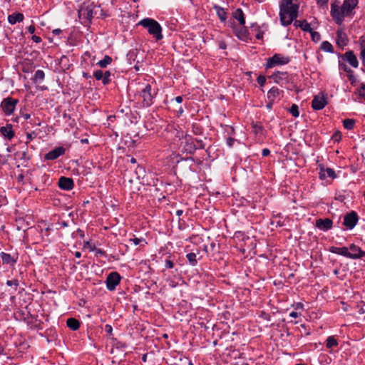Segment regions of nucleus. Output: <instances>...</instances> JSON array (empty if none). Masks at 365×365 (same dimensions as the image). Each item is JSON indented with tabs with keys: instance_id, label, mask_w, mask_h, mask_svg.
<instances>
[{
	"instance_id": "1",
	"label": "nucleus",
	"mask_w": 365,
	"mask_h": 365,
	"mask_svg": "<svg viewBox=\"0 0 365 365\" xmlns=\"http://www.w3.org/2000/svg\"><path fill=\"white\" fill-rule=\"evenodd\" d=\"M298 6L292 0H283L280 5V21L284 26L289 25L297 16Z\"/></svg>"
},
{
	"instance_id": "2",
	"label": "nucleus",
	"mask_w": 365,
	"mask_h": 365,
	"mask_svg": "<svg viewBox=\"0 0 365 365\" xmlns=\"http://www.w3.org/2000/svg\"><path fill=\"white\" fill-rule=\"evenodd\" d=\"M98 11L103 18L108 16L100 6H96L93 3L83 4L78 10V16L81 19L84 20L85 23L90 24L93 15H96Z\"/></svg>"
},
{
	"instance_id": "3",
	"label": "nucleus",
	"mask_w": 365,
	"mask_h": 365,
	"mask_svg": "<svg viewBox=\"0 0 365 365\" xmlns=\"http://www.w3.org/2000/svg\"><path fill=\"white\" fill-rule=\"evenodd\" d=\"M138 24L146 29L148 34L153 36L156 41H159L163 38L162 27L155 19L145 18L140 20Z\"/></svg>"
},
{
	"instance_id": "4",
	"label": "nucleus",
	"mask_w": 365,
	"mask_h": 365,
	"mask_svg": "<svg viewBox=\"0 0 365 365\" xmlns=\"http://www.w3.org/2000/svg\"><path fill=\"white\" fill-rule=\"evenodd\" d=\"M157 88H152L151 85L146 84L140 91V97L143 106L149 107L154 103V98L157 95Z\"/></svg>"
},
{
	"instance_id": "5",
	"label": "nucleus",
	"mask_w": 365,
	"mask_h": 365,
	"mask_svg": "<svg viewBox=\"0 0 365 365\" xmlns=\"http://www.w3.org/2000/svg\"><path fill=\"white\" fill-rule=\"evenodd\" d=\"M128 58L130 61L140 63L144 61L145 58V51L141 47H135L129 51L127 54Z\"/></svg>"
},
{
	"instance_id": "6",
	"label": "nucleus",
	"mask_w": 365,
	"mask_h": 365,
	"mask_svg": "<svg viewBox=\"0 0 365 365\" xmlns=\"http://www.w3.org/2000/svg\"><path fill=\"white\" fill-rule=\"evenodd\" d=\"M290 61V58L288 56H284L281 54H274L272 57L267 58L266 68H273L277 65H285Z\"/></svg>"
},
{
	"instance_id": "7",
	"label": "nucleus",
	"mask_w": 365,
	"mask_h": 365,
	"mask_svg": "<svg viewBox=\"0 0 365 365\" xmlns=\"http://www.w3.org/2000/svg\"><path fill=\"white\" fill-rule=\"evenodd\" d=\"M19 101L12 98H4L1 103V108L6 115H10L15 110Z\"/></svg>"
},
{
	"instance_id": "8",
	"label": "nucleus",
	"mask_w": 365,
	"mask_h": 365,
	"mask_svg": "<svg viewBox=\"0 0 365 365\" xmlns=\"http://www.w3.org/2000/svg\"><path fill=\"white\" fill-rule=\"evenodd\" d=\"M331 16L335 22L340 25L342 24L344 17L346 16L341 6H339L335 4L331 5Z\"/></svg>"
},
{
	"instance_id": "9",
	"label": "nucleus",
	"mask_w": 365,
	"mask_h": 365,
	"mask_svg": "<svg viewBox=\"0 0 365 365\" xmlns=\"http://www.w3.org/2000/svg\"><path fill=\"white\" fill-rule=\"evenodd\" d=\"M121 279L120 275L117 272H113L110 273L106 281V288L109 291H113L115 289L116 286L119 284Z\"/></svg>"
},
{
	"instance_id": "10",
	"label": "nucleus",
	"mask_w": 365,
	"mask_h": 365,
	"mask_svg": "<svg viewBox=\"0 0 365 365\" xmlns=\"http://www.w3.org/2000/svg\"><path fill=\"white\" fill-rule=\"evenodd\" d=\"M359 221V217L355 211L347 213L344 217L343 225L348 229L352 230L356 225Z\"/></svg>"
},
{
	"instance_id": "11",
	"label": "nucleus",
	"mask_w": 365,
	"mask_h": 365,
	"mask_svg": "<svg viewBox=\"0 0 365 365\" xmlns=\"http://www.w3.org/2000/svg\"><path fill=\"white\" fill-rule=\"evenodd\" d=\"M359 1L358 0H344L341 5L346 16H352L354 12V10L356 7Z\"/></svg>"
},
{
	"instance_id": "12",
	"label": "nucleus",
	"mask_w": 365,
	"mask_h": 365,
	"mask_svg": "<svg viewBox=\"0 0 365 365\" xmlns=\"http://www.w3.org/2000/svg\"><path fill=\"white\" fill-rule=\"evenodd\" d=\"M349 249L350 254L349 259H357L365 257V251L362 250L361 247L354 243L349 245Z\"/></svg>"
},
{
	"instance_id": "13",
	"label": "nucleus",
	"mask_w": 365,
	"mask_h": 365,
	"mask_svg": "<svg viewBox=\"0 0 365 365\" xmlns=\"http://www.w3.org/2000/svg\"><path fill=\"white\" fill-rule=\"evenodd\" d=\"M271 78L273 81L278 84H286L289 81V76L287 72L276 71L272 76Z\"/></svg>"
},
{
	"instance_id": "14",
	"label": "nucleus",
	"mask_w": 365,
	"mask_h": 365,
	"mask_svg": "<svg viewBox=\"0 0 365 365\" xmlns=\"http://www.w3.org/2000/svg\"><path fill=\"white\" fill-rule=\"evenodd\" d=\"M327 104V98L324 96H315L312 101V108L315 110H322Z\"/></svg>"
},
{
	"instance_id": "15",
	"label": "nucleus",
	"mask_w": 365,
	"mask_h": 365,
	"mask_svg": "<svg viewBox=\"0 0 365 365\" xmlns=\"http://www.w3.org/2000/svg\"><path fill=\"white\" fill-rule=\"evenodd\" d=\"M333 221L329 218L317 219L316 220V227L322 231H328L331 229Z\"/></svg>"
},
{
	"instance_id": "16",
	"label": "nucleus",
	"mask_w": 365,
	"mask_h": 365,
	"mask_svg": "<svg viewBox=\"0 0 365 365\" xmlns=\"http://www.w3.org/2000/svg\"><path fill=\"white\" fill-rule=\"evenodd\" d=\"M65 148L63 147H57L45 155V160H53L65 153Z\"/></svg>"
},
{
	"instance_id": "17",
	"label": "nucleus",
	"mask_w": 365,
	"mask_h": 365,
	"mask_svg": "<svg viewBox=\"0 0 365 365\" xmlns=\"http://www.w3.org/2000/svg\"><path fill=\"white\" fill-rule=\"evenodd\" d=\"M58 187L63 190H71L74 186L72 178L66 177H61L58 182Z\"/></svg>"
},
{
	"instance_id": "18",
	"label": "nucleus",
	"mask_w": 365,
	"mask_h": 365,
	"mask_svg": "<svg viewBox=\"0 0 365 365\" xmlns=\"http://www.w3.org/2000/svg\"><path fill=\"white\" fill-rule=\"evenodd\" d=\"M61 38L66 39L68 38V32L65 30L56 29L52 31V37H50L49 40L51 43H53L56 46H57L58 43L55 42V39Z\"/></svg>"
},
{
	"instance_id": "19",
	"label": "nucleus",
	"mask_w": 365,
	"mask_h": 365,
	"mask_svg": "<svg viewBox=\"0 0 365 365\" xmlns=\"http://www.w3.org/2000/svg\"><path fill=\"white\" fill-rule=\"evenodd\" d=\"M329 251L331 253L341 255L343 257L349 258V249L347 247H334L331 246L329 248Z\"/></svg>"
},
{
	"instance_id": "20",
	"label": "nucleus",
	"mask_w": 365,
	"mask_h": 365,
	"mask_svg": "<svg viewBox=\"0 0 365 365\" xmlns=\"http://www.w3.org/2000/svg\"><path fill=\"white\" fill-rule=\"evenodd\" d=\"M0 257L3 264L14 265L16 263L18 259L17 255H11L10 254L1 252L0 253Z\"/></svg>"
},
{
	"instance_id": "21",
	"label": "nucleus",
	"mask_w": 365,
	"mask_h": 365,
	"mask_svg": "<svg viewBox=\"0 0 365 365\" xmlns=\"http://www.w3.org/2000/svg\"><path fill=\"white\" fill-rule=\"evenodd\" d=\"M1 134L8 140H11L14 137L15 133L12 128V125L6 124V126H2L0 128Z\"/></svg>"
},
{
	"instance_id": "22",
	"label": "nucleus",
	"mask_w": 365,
	"mask_h": 365,
	"mask_svg": "<svg viewBox=\"0 0 365 365\" xmlns=\"http://www.w3.org/2000/svg\"><path fill=\"white\" fill-rule=\"evenodd\" d=\"M336 46H346L348 43L346 34L341 29L338 30L336 32Z\"/></svg>"
},
{
	"instance_id": "23",
	"label": "nucleus",
	"mask_w": 365,
	"mask_h": 365,
	"mask_svg": "<svg viewBox=\"0 0 365 365\" xmlns=\"http://www.w3.org/2000/svg\"><path fill=\"white\" fill-rule=\"evenodd\" d=\"M345 58L346 61L354 68H357L359 63L356 56L352 51H347L345 53Z\"/></svg>"
},
{
	"instance_id": "24",
	"label": "nucleus",
	"mask_w": 365,
	"mask_h": 365,
	"mask_svg": "<svg viewBox=\"0 0 365 365\" xmlns=\"http://www.w3.org/2000/svg\"><path fill=\"white\" fill-rule=\"evenodd\" d=\"M24 16L21 13H14L12 14L9 15L8 21L11 24H15L17 22L23 21Z\"/></svg>"
},
{
	"instance_id": "25",
	"label": "nucleus",
	"mask_w": 365,
	"mask_h": 365,
	"mask_svg": "<svg viewBox=\"0 0 365 365\" xmlns=\"http://www.w3.org/2000/svg\"><path fill=\"white\" fill-rule=\"evenodd\" d=\"M232 16L239 21V24L242 26L245 24V19L244 13L241 9H237L232 13Z\"/></svg>"
},
{
	"instance_id": "26",
	"label": "nucleus",
	"mask_w": 365,
	"mask_h": 365,
	"mask_svg": "<svg viewBox=\"0 0 365 365\" xmlns=\"http://www.w3.org/2000/svg\"><path fill=\"white\" fill-rule=\"evenodd\" d=\"M280 91L277 87H272L269 89L267 93V98L270 101H274V100L279 96Z\"/></svg>"
},
{
	"instance_id": "27",
	"label": "nucleus",
	"mask_w": 365,
	"mask_h": 365,
	"mask_svg": "<svg viewBox=\"0 0 365 365\" xmlns=\"http://www.w3.org/2000/svg\"><path fill=\"white\" fill-rule=\"evenodd\" d=\"M67 327H69L71 330L76 331L78 330L80 327V322L75 318H69L66 321Z\"/></svg>"
},
{
	"instance_id": "28",
	"label": "nucleus",
	"mask_w": 365,
	"mask_h": 365,
	"mask_svg": "<svg viewBox=\"0 0 365 365\" xmlns=\"http://www.w3.org/2000/svg\"><path fill=\"white\" fill-rule=\"evenodd\" d=\"M197 145H193L192 143H187V150L190 151V153H192L195 151L197 149H204L205 148V143L201 140H196Z\"/></svg>"
},
{
	"instance_id": "29",
	"label": "nucleus",
	"mask_w": 365,
	"mask_h": 365,
	"mask_svg": "<svg viewBox=\"0 0 365 365\" xmlns=\"http://www.w3.org/2000/svg\"><path fill=\"white\" fill-rule=\"evenodd\" d=\"M294 25L300 27L303 31L310 32L312 29L307 21H295Z\"/></svg>"
},
{
	"instance_id": "30",
	"label": "nucleus",
	"mask_w": 365,
	"mask_h": 365,
	"mask_svg": "<svg viewBox=\"0 0 365 365\" xmlns=\"http://www.w3.org/2000/svg\"><path fill=\"white\" fill-rule=\"evenodd\" d=\"M214 9L216 11V13H217L219 19L222 21H225L227 19V14H226L225 9L223 8H222L221 6H217V5H215L214 6Z\"/></svg>"
},
{
	"instance_id": "31",
	"label": "nucleus",
	"mask_w": 365,
	"mask_h": 365,
	"mask_svg": "<svg viewBox=\"0 0 365 365\" xmlns=\"http://www.w3.org/2000/svg\"><path fill=\"white\" fill-rule=\"evenodd\" d=\"M112 58L109 56H105L104 58L102 60H100L97 62V65L100 66L101 68H106L108 65L110 64L112 62Z\"/></svg>"
},
{
	"instance_id": "32",
	"label": "nucleus",
	"mask_w": 365,
	"mask_h": 365,
	"mask_svg": "<svg viewBox=\"0 0 365 365\" xmlns=\"http://www.w3.org/2000/svg\"><path fill=\"white\" fill-rule=\"evenodd\" d=\"M45 78V73L42 70H37L32 78L34 83L41 82Z\"/></svg>"
},
{
	"instance_id": "33",
	"label": "nucleus",
	"mask_w": 365,
	"mask_h": 365,
	"mask_svg": "<svg viewBox=\"0 0 365 365\" xmlns=\"http://www.w3.org/2000/svg\"><path fill=\"white\" fill-rule=\"evenodd\" d=\"M186 258L187 259L190 265L195 266L197 264V260L196 259L195 253L190 252V253L187 254Z\"/></svg>"
},
{
	"instance_id": "34",
	"label": "nucleus",
	"mask_w": 365,
	"mask_h": 365,
	"mask_svg": "<svg viewBox=\"0 0 365 365\" xmlns=\"http://www.w3.org/2000/svg\"><path fill=\"white\" fill-rule=\"evenodd\" d=\"M326 346L327 348H332V347H334V346H336L338 345V341L337 340L334 338V336H329L327 339V341H326Z\"/></svg>"
},
{
	"instance_id": "35",
	"label": "nucleus",
	"mask_w": 365,
	"mask_h": 365,
	"mask_svg": "<svg viewBox=\"0 0 365 365\" xmlns=\"http://www.w3.org/2000/svg\"><path fill=\"white\" fill-rule=\"evenodd\" d=\"M355 125V120L354 119H345L343 121L344 127L347 130H352Z\"/></svg>"
},
{
	"instance_id": "36",
	"label": "nucleus",
	"mask_w": 365,
	"mask_h": 365,
	"mask_svg": "<svg viewBox=\"0 0 365 365\" xmlns=\"http://www.w3.org/2000/svg\"><path fill=\"white\" fill-rule=\"evenodd\" d=\"M103 76L102 78V83L105 86L109 84L111 81L110 72L109 71H106L105 72H103Z\"/></svg>"
},
{
	"instance_id": "37",
	"label": "nucleus",
	"mask_w": 365,
	"mask_h": 365,
	"mask_svg": "<svg viewBox=\"0 0 365 365\" xmlns=\"http://www.w3.org/2000/svg\"><path fill=\"white\" fill-rule=\"evenodd\" d=\"M38 133L36 131L26 132V141L25 142L28 145L31 140L37 137Z\"/></svg>"
},
{
	"instance_id": "38",
	"label": "nucleus",
	"mask_w": 365,
	"mask_h": 365,
	"mask_svg": "<svg viewBox=\"0 0 365 365\" xmlns=\"http://www.w3.org/2000/svg\"><path fill=\"white\" fill-rule=\"evenodd\" d=\"M289 113L295 118L299 115V107L296 104H292L289 108Z\"/></svg>"
},
{
	"instance_id": "39",
	"label": "nucleus",
	"mask_w": 365,
	"mask_h": 365,
	"mask_svg": "<svg viewBox=\"0 0 365 365\" xmlns=\"http://www.w3.org/2000/svg\"><path fill=\"white\" fill-rule=\"evenodd\" d=\"M309 33L312 41L314 43H318L320 40V34L317 31H314L313 30H312Z\"/></svg>"
},
{
	"instance_id": "40",
	"label": "nucleus",
	"mask_w": 365,
	"mask_h": 365,
	"mask_svg": "<svg viewBox=\"0 0 365 365\" xmlns=\"http://www.w3.org/2000/svg\"><path fill=\"white\" fill-rule=\"evenodd\" d=\"M6 285L9 286V287H12V286H14V289L15 290L16 289L17 287L19 286V280L16 279H11V280H7L6 281Z\"/></svg>"
},
{
	"instance_id": "41",
	"label": "nucleus",
	"mask_w": 365,
	"mask_h": 365,
	"mask_svg": "<svg viewBox=\"0 0 365 365\" xmlns=\"http://www.w3.org/2000/svg\"><path fill=\"white\" fill-rule=\"evenodd\" d=\"M324 171L326 172L327 176L331 178H335L336 177L335 171L332 168H327Z\"/></svg>"
},
{
	"instance_id": "42",
	"label": "nucleus",
	"mask_w": 365,
	"mask_h": 365,
	"mask_svg": "<svg viewBox=\"0 0 365 365\" xmlns=\"http://www.w3.org/2000/svg\"><path fill=\"white\" fill-rule=\"evenodd\" d=\"M103 71L97 70V71L93 72V76L95 77V78L96 80H98V81L101 80L102 81L103 76Z\"/></svg>"
},
{
	"instance_id": "43",
	"label": "nucleus",
	"mask_w": 365,
	"mask_h": 365,
	"mask_svg": "<svg viewBox=\"0 0 365 365\" xmlns=\"http://www.w3.org/2000/svg\"><path fill=\"white\" fill-rule=\"evenodd\" d=\"M192 131L195 135H200L202 133V128L197 124H192Z\"/></svg>"
},
{
	"instance_id": "44",
	"label": "nucleus",
	"mask_w": 365,
	"mask_h": 365,
	"mask_svg": "<svg viewBox=\"0 0 365 365\" xmlns=\"http://www.w3.org/2000/svg\"><path fill=\"white\" fill-rule=\"evenodd\" d=\"M339 68L341 69H343L345 72L349 73H354V71L349 68L346 64L344 63H339Z\"/></svg>"
},
{
	"instance_id": "45",
	"label": "nucleus",
	"mask_w": 365,
	"mask_h": 365,
	"mask_svg": "<svg viewBox=\"0 0 365 365\" xmlns=\"http://www.w3.org/2000/svg\"><path fill=\"white\" fill-rule=\"evenodd\" d=\"M68 61V58L65 56H61V58L59 60V63L61 64V65H63V66L66 69H68L69 68V65L66 66V61Z\"/></svg>"
},
{
	"instance_id": "46",
	"label": "nucleus",
	"mask_w": 365,
	"mask_h": 365,
	"mask_svg": "<svg viewBox=\"0 0 365 365\" xmlns=\"http://www.w3.org/2000/svg\"><path fill=\"white\" fill-rule=\"evenodd\" d=\"M257 81L261 86H263L266 83V78L264 76H259L257 77Z\"/></svg>"
},
{
	"instance_id": "47",
	"label": "nucleus",
	"mask_w": 365,
	"mask_h": 365,
	"mask_svg": "<svg viewBox=\"0 0 365 365\" xmlns=\"http://www.w3.org/2000/svg\"><path fill=\"white\" fill-rule=\"evenodd\" d=\"M165 267L167 269H172L174 267V263L172 260L167 259L165 261Z\"/></svg>"
},
{
	"instance_id": "48",
	"label": "nucleus",
	"mask_w": 365,
	"mask_h": 365,
	"mask_svg": "<svg viewBox=\"0 0 365 365\" xmlns=\"http://www.w3.org/2000/svg\"><path fill=\"white\" fill-rule=\"evenodd\" d=\"M359 94L361 98L365 99V84H362L359 89Z\"/></svg>"
},
{
	"instance_id": "49",
	"label": "nucleus",
	"mask_w": 365,
	"mask_h": 365,
	"mask_svg": "<svg viewBox=\"0 0 365 365\" xmlns=\"http://www.w3.org/2000/svg\"><path fill=\"white\" fill-rule=\"evenodd\" d=\"M235 142V139L231 137L227 138L226 143L229 148H232Z\"/></svg>"
},
{
	"instance_id": "50",
	"label": "nucleus",
	"mask_w": 365,
	"mask_h": 365,
	"mask_svg": "<svg viewBox=\"0 0 365 365\" xmlns=\"http://www.w3.org/2000/svg\"><path fill=\"white\" fill-rule=\"evenodd\" d=\"M329 0H316V2L318 6L320 7H324L327 5Z\"/></svg>"
},
{
	"instance_id": "51",
	"label": "nucleus",
	"mask_w": 365,
	"mask_h": 365,
	"mask_svg": "<svg viewBox=\"0 0 365 365\" xmlns=\"http://www.w3.org/2000/svg\"><path fill=\"white\" fill-rule=\"evenodd\" d=\"M332 139L334 141H339L341 140V133L339 131H336L332 135Z\"/></svg>"
},
{
	"instance_id": "52",
	"label": "nucleus",
	"mask_w": 365,
	"mask_h": 365,
	"mask_svg": "<svg viewBox=\"0 0 365 365\" xmlns=\"http://www.w3.org/2000/svg\"><path fill=\"white\" fill-rule=\"evenodd\" d=\"M130 241L132 242L135 245H138L140 243V242L145 241V240L143 238L140 239V238L135 237V238L130 239Z\"/></svg>"
},
{
	"instance_id": "53",
	"label": "nucleus",
	"mask_w": 365,
	"mask_h": 365,
	"mask_svg": "<svg viewBox=\"0 0 365 365\" xmlns=\"http://www.w3.org/2000/svg\"><path fill=\"white\" fill-rule=\"evenodd\" d=\"M182 96H177L175 98L170 100L171 102L175 101L178 103H181L182 102Z\"/></svg>"
},
{
	"instance_id": "54",
	"label": "nucleus",
	"mask_w": 365,
	"mask_h": 365,
	"mask_svg": "<svg viewBox=\"0 0 365 365\" xmlns=\"http://www.w3.org/2000/svg\"><path fill=\"white\" fill-rule=\"evenodd\" d=\"M361 59L362 63L365 66V47L361 50Z\"/></svg>"
},
{
	"instance_id": "55",
	"label": "nucleus",
	"mask_w": 365,
	"mask_h": 365,
	"mask_svg": "<svg viewBox=\"0 0 365 365\" xmlns=\"http://www.w3.org/2000/svg\"><path fill=\"white\" fill-rule=\"evenodd\" d=\"M270 154V150L268 148H264L262 151V155L263 157L268 156Z\"/></svg>"
},
{
	"instance_id": "56",
	"label": "nucleus",
	"mask_w": 365,
	"mask_h": 365,
	"mask_svg": "<svg viewBox=\"0 0 365 365\" xmlns=\"http://www.w3.org/2000/svg\"><path fill=\"white\" fill-rule=\"evenodd\" d=\"M349 80L350 81L351 84H354L356 79L354 74L351 73L349 74Z\"/></svg>"
},
{
	"instance_id": "57",
	"label": "nucleus",
	"mask_w": 365,
	"mask_h": 365,
	"mask_svg": "<svg viewBox=\"0 0 365 365\" xmlns=\"http://www.w3.org/2000/svg\"><path fill=\"white\" fill-rule=\"evenodd\" d=\"M334 47H321L326 52L333 53L334 52Z\"/></svg>"
},
{
	"instance_id": "58",
	"label": "nucleus",
	"mask_w": 365,
	"mask_h": 365,
	"mask_svg": "<svg viewBox=\"0 0 365 365\" xmlns=\"http://www.w3.org/2000/svg\"><path fill=\"white\" fill-rule=\"evenodd\" d=\"M32 39H33V41H34L35 43H41V37H39V36H36V35H34V36H32Z\"/></svg>"
},
{
	"instance_id": "59",
	"label": "nucleus",
	"mask_w": 365,
	"mask_h": 365,
	"mask_svg": "<svg viewBox=\"0 0 365 365\" xmlns=\"http://www.w3.org/2000/svg\"><path fill=\"white\" fill-rule=\"evenodd\" d=\"M60 228H64L68 227V222L66 221H61L58 222Z\"/></svg>"
},
{
	"instance_id": "60",
	"label": "nucleus",
	"mask_w": 365,
	"mask_h": 365,
	"mask_svg": "<svg viewBox=\"0 0 365 365\" xmlns=\"http://www.w3.org/2000/svg\"><path fill=\"white\" fill-rule=\"evenodd\" d=\"M289 317L292 318H297L299 317V313L293 311L289 313Z\"/></svg>"
},
{
	"instance_id": "61",
	"label": "nucleus",
	"mask_w": 365,
	"mask_h": 365,
	"mask_svg": "<svg viewBox=\"0 0 365 365\" xmlns=\"http://www.w3.org/2000/svg\"><path fill=\"white\" fill-rule=\"evenodd\" d=\"M28 31L30 34H34L35 32V27L33 25H31L28 27Z\"/></svg>"
},
{
	"instance_id": "62",
	"label": "nucleus",
	"mask_w": 365,
	"mask_h": 365,
	"mask_svg": "<svg viewBox=\"0 0 365 365\" xmlns=\"http://www.w3.org/2000/svg\"><path fill=\"white\" fill-rule=\"evenodd\" d=\"M106 332H108V334H112V331H113V329H112V327L110 325H106Z\"/></svg>"
},
{
	"instance_id": "63",
	"label": "nucleus",
	"mask_w": 365,
	"mask_h": 365,
	"mask_svg": "<svg viewBox=\"0 0 365 365\" xmlns=\"http://www.w3.org/2000/svg\"><path fill=\"white\" fill-rule=\"evenodd\" d=\"M95 251L97 255H105V252L101 249H95Z\"/></svg>"
},
{
	"instance_id": "64",
	"label": "nucleus",
	"mask_w": 365,
	"mask_h": 365,
	"mask_svg": "<svg viewBox=\"0 0 365 365\" xmlns=\"http://www.w3.org/2000/svg\"><path fill=\"white\" fill-rule=\"evenodd\" d=\"M360 46H365V36H361L359 39Z\"/></svg>"
}]
</instances>
